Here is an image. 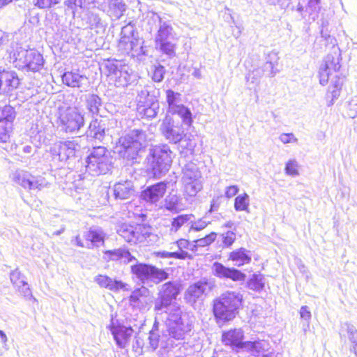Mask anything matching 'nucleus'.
<instances>
[{"mask_svg": "<svg viewBox=\"0 0 357 357\" xmlns=\"http://www.w3.org/2000/svg\"><path fill=\"white\" fill-rule=\"evenodd\" d=\"M212 312L218 324L232 321L243 308V296L234 291H227L215 297L211 303Z\"/></svg>", "mask_w": 357, "mask_h": 357, "instance_id": "f257e3e1", "label": "nucleus"}, {"mask_svg": "<svg viewBox=\"0 0 357 357\" xmlns=\"http://www.w3.org/2000/svg\"><path fill=\"white\" fill-rule=\"evenodd\" d=\"M147 135L142 129H134L122 135L114 147V153L128 161L134 160L146 146Z\"/></svg>", "mask_w": 357, "mask_h": 357, "instance_id": "f03ea898", "label": "nucleus"}, {"mask_svg": "<svg viewBox=\"0 0 357 357\" xmlns=\"http://www.w3.org/2000/svg\"><path fill=\"white\" fill-rule=\"evenodd\" d=\"M112 164L110 152L104 146L94 147L86 159V172L93 176L108 172Z\"/></svg>", "mask_w": 357, "mask_h": 357, "instance_id": "7ed1b4c3", "label": "nucleus"}, {"mask_svg": "<svg viewBox=\"0 0 357 357\" xmlns=\"http://www.w3.org/2000/svg\"><path fill=\"white\" fill-rule=\"evenodd\" d=\"M56 122L66 133H76L84 126V118L77 107H60Z\"/></svg>", "mask_w": 357, "mask_h": 357, "instance_id": "20e7f679", "label": "nucleus"}, {"mask_svg": "<svg viewBox=\"0 0 357 357\" xmlns=\"http://www.w3.org/2000/svg\"><path fill=\"white\" fill-rule=\"evenodd\" d=\"M172 154L167 145L156 146L151 150L148 165L155 177H160L168 172L172 162Z\"/></svg>", "mask_w": 357, "mask_h": 357, "instance_id": "39448f33", "label": "nucleus"}, {"mask_svg": "<svg viewBox=\"0 0 357 357\" xmlns=\"http://www.w3.org/2000/svg\"><path fill=\"white\" fill-rule=\"evenodd\" d=\"M182 181L185 193L195 197L202 189V176L199 167L195 162H189L183 169Z\"/></svg>", "mask_w": 357, "mask_h": 357, "instance_id": "423d86ee", "label": "nucleus"}, {"mask_svg": "<svg viewBox=\"0 0 357 357\" xmlns=\"http://www.w3.org/2000/svg\"><path fill=\"white\" fill-rule=\"evenodd\" d=\"M181 291L182 285L178 282L169 281L163 284L154 303V311H161L174 304Z\"/></svg>", "mask_w": 357, "mask_h": 357, "instance_id": "0eeeda50", "label": "nucleus"}, {"mask_svg": "<svg viewBox=\"0 0 357 357\" xmlns=\"http://www.w3.org/2000/svg\"><path fill=\"white\" fill-rule=\"evenodd\" d=\"M244 333L241 328H231L222 333L221 341L224 345L236 349L257 351L259 341H243Z\"/></svg>", "mask_w": 357, "mask_h": 357, "instance_id": "6e6552de", "label": "nucleus"}, {"mask_svg": "<svg viewBox=\"0 0 357 357\" xmlns=\"http://www.w3.org/2000/svg\"><path fill=\"white\" fill-rule=\"evenodd\" d=\"M160 130L165 139L169 142L174 144L185 143L186 149L192 151L194 146L191 144L190 140H183L185 134L181 124L175 123L171 118L166 117L161 123Z\"/></svg>", "mask_w": 357, "mask_h": 357, "instance_id": "1a4fd4ad", "label": "nucleus"}, {"mask_svg": "<svg viewBox=\"0 0 357 357\" xmlns=\"http://www.w3.org/2000/svg\"><path fill=\"white\" fill-rule=\"evenodd\" d=\"M13 56L16 61H22L24 68L33 72L40 70L44 64L42 54L34 49L29 50L22 49L20 51L14 52Z\"/></svg>", "mask_w": 357, "mask_h": 357, "instance_id": "9d476101", "label": "nucleus"}, {"mask_svg": "<svg viewBox=\"0 0 357 357\" xmlns=\"http://www.w3.org/2000/svg\"><path fill=\"white\" fill-rule=\"evenodd\" d=\"M13 181L25 189L40 190L47 185L42 176H34L23 170H17L13 174Z\"/></svg>", "mask_w": 357, "mask_h": 357, "instance_id": "9b49d317", "label": "nucleus"}, {"mask_svg": "<svg viewBox=\"0 0 357 357\" xmlns=\"http://www.w3.org/2000/svg\"><path fill=\"white\" fill-rule=\"evenodd\" d=\"M106 68L108 70L110 79L114 82V84L117 87H125L130 84L131 73L128 66L116 62H108L106 64Z\"/></svg>", "mask_w": 357, "mask_h": 357, "instance_id": "f8f14e48", "label": "nucleus"}, {"mask_svg": "<svg viewBox=\"0 0 357 357\" xmlns=\"http://www.w3.org/2000/svg\"><path fill=\"white\" fill-rule=\"evenodd\" d=\"M79 146L75 141L56 142L50 148V153L54 157H58L61 162L75 158Z\"/></svg>", "mask_w": 357, "mask_h": 357, "instance_id": "ddd939ff", "label": "nucleus"}, {"mask_svg": "<svg viewBox=\"0 0 357 357\" xmlns=\"http://www.w3.org/2000/svg\"><path fill=\"white\" fill-rule=\"evenodd\" d=\"M340 67L339 58L331 54L327 55L319 71L320 84L322 86L327 84L330 77H333V74L337 73Z\"/></svg>", "mask_w": 357, "mask_h": 357, "instance_id": "4468645a", "label": "nucleus"}, {"mask_svg": "<svg viewBox=\"0 0 357 357\" xmlns=\"http://www.w3.org/2000/svg\"><path fill=\"white\" fill-rule=\"evenodd\" d=\"M213 274L220 278L230 279L234 282L244 281L246 275L236 268H229L218 261L213 263L212 266Z\"/></svg>", "mask_w": 357, "mask_h": 357, "instance_id": "2eb2a0df", "label": "nucleus"}, {"mask_svg": "<svg viewBox=\"0 0 357 357\" xmlns=\"http://www.w3.org/2000/svg\"><path fill=\"white\" fill-rule=\"evenodd\" d=\"M109 328L119 347L124 348L128 345L134 332L131 326H126L122 324H112Z\"/></svg>", "mask_w": 357, "mask_h": 357, "instance_id": "dca6fc26", "label": "nucleus"}, {"mask_svg": "<svg viewBox=\"0 0 357 357\" xmlns=\"http://www.w3.org/2000/svg\"><path fill=\"white\" fill-rule=\"evenodd\" d=\"M20 79L15 71L0 72V94L8 93L17 89Z\"/></svg>", "mask_w": 357, "mask_h": 357, "instance_id": "f3484780", "label": "nucleus"}, {"mask_svg": "<svg viewBox=\"0 0 357 357\" xmlns=\"http://www.w3.org/2000/svg\"><path fill=\"white\" fill-rule=\"evenodd\" d=\"M96 3L100 10L116 18H119L125 10L121 0H96Z\"/></svg>", "mask_w": 357, "mask_h": 357, "instance_id": "a211bd4d", "label": "nucleus"}, {"mask_svg": "<svg viewBox=\"0 0 357 357\" xmlns=\"http://www.w3.org/2000/svg\"><path fill=\"white\" fill-rule=\"evenodd\" d=\"M153 19L154 21L159 22V29L155 38V43L176 39V33L169 22L162 21L160 17L157 15H154Z\"/></svg>", "mask_w": 357, "mask_h": 357, "instance_id": "6ab92c4d", "label": "nucleus"}, {"mask_svg": "<svg viewBox=\"0 0 357 357\" xmlns=\"http://www.w3.org/2000/svg\"><path fill=\"white\" fill-rule=\"evenodd\" d=\"M166 188L167 186L165 183H158L143 191L142 193V197L146 202L155 203L163 197L166 191Z\"/></svg>", "mask_w": 357, "mask_h": 357, "instance_id": "aec40b11", "label": "nucleus"}, {"mask_svg": "<svg viewBox=\"0 0 357 357\" xmlns=\"http://www.w3.org/2000/svg\"><path fill=\"white\" fill-rule=\"evenodd\" d=\"M63 82L70 87L82 88L84 90L89 86L88 78L74 72H66L62 76Z\"/></svg>", "mask_w": 357, "mask_h": 357, "instance_id": "412c9836", "label": "nucleus"}, {"mask_svg": "<svg viewBox=\"0 0 357 357\" xmlns=\"http://www.w3.org/2000/svg\"><path fill=\"white\" fill-rule=\"evenodd\" d=\"M178 248V251L176 252L179 257H176L178 259H185L187 258L192 259L196 255L197 251V244L195 242H190L188 240L181 238L176 241Z\"/></svg>", "mask_w": 357, "mask_h": 357, "instance_id": "4be33fe9", "label": "nucleus"}, {"mask_svg": "<svg viewBox=\"0 0 357 357\" xmlns=\"http://www.w3.org/2000/svg\"><path fill=\"white\" fill-rule=\"evenodd\" d=\"M227 260L233 262L237 266L249 264L252 257L249 251L245 248H239L230 252L227 256Z\"/></svg>", "mask_w": 357, "mask_h": 357, "instance_id": "5701e85b", "label": "nucleus"}, {"mask_svg": "<svg viewBox=\"0 0 357 357\" xmlns=\"http://www.w3.org/2000/svg\"><path fill=\"white\" fill-rule=\"evenodd\" d=\"M95 281L100 287L114 291H117L120 289H125L127 287V284L123 283L122 281L112 280L111 278L105 275H97L95 278Z\"/></svg>", "mask_w": 357, "mask_h": 357, "instance_id": "b1692460", "label": "nucleus"}, {"mask_svg": "<svg viewBox=\"0 0 357 357\" xmlns=\"http://www.w3.org/2000/svg\"><path fill=\"white\" fill-rule=\"evenodd\" d=\"M106 126L102 119H95L91 121L86 132L87 136L102 140L105 135Z\"/></svg>", "mask_w": 357, "mask_h": 357, "instance_id": "393cba45", "label": "nucleus"}, {"mask_svg": "<svg viewBox=\"0 0 357 357\" xmlns=\"http://www.w3.org/2000/svg\"><path fill=\"white\" fill-rule=\"evenodd\" d=\"M134 32L133 27L130 25L125 26L122 28L121 32V38L119 43V49L122 53L129 54L132 52L130 45L131 36L130 34Z\"/></svg>", "mask_w": 357, "mask_h": 357, "instance_id": "a878e982", "label": "nucleus"}, {"mask_svg": "<svg viewBox=\"0 0 357 357\" xmlns=\"http://www.w3.org/2000/svg\"><path fill=\"white\" fill-rule=\"evenodd\" d=\"M132 183L130 181L119 182L114 186V193L116 198L121 199H129L134 195Z\"/></svg>", "mask_w": 357, "mask_h": 357, "instance_id": "bb28decb", "label": "nucleus"}, {"mask_svg": "<svg viewBox=\"0 0 357 357\" xmlns=\"http://www.w3.org/2000/svg\"><path fill=\"white\" fill-rule=\"evenodd\" d=\"M165 206L169 211L178 212L186 207L183 199L176 194L169 193L165 198Z\"/></svg>", "mask_w": 357, "mask_h": 357, "instance_id": "cd10ccee", "label": "nucleus"}, {"mask_svg": "<svg viewBox=\"0 0 357 357\" xmlns=\"http://www.w3.org/2000/svg\"><path fill=\"white\" fill-rule=\"evenodd\" d=\"M66 6L72 10L73 15L79 13V10L89 9L91 5L96 6V0H67L65 1Z\"/></svg>", "mask_w": 357, "mask_h": 357, "instance_id": "c85d7f7f", "label": "nucleus"}, {"mask_svg": "<svg viewBox=\"0 0 357 357\" xmlns=\"http://www.w3.org/2000/svg\"><path fill=\"white\" fill-rule=\"evenodd\" d=\"M10 280L17 289L23 296L30 294V289L28 284L24 280L21 273L17 271H13L10 274Z\"/></svg>", "mask_w": 357, "mask_h": 357, "instance_id": "c756f323", "label": "nucleus"}, {"mask_svg": "<svg viewBox=\"0 0 357 357\" xmlns=\"http://www.w3.org/2000/svg\"><path fill=\"white\" fill-rule=\"evenodd\" d=\"M159 103L157 101L149 103L146 107H137V110L139 114L142 117H146L147 119H153L156 116L159 110Z\"/></svg>", "mask_w": 357, "mask_h": 357, "instance_id": "7c9ffc66", "label": "nucleus"}, {"mask_svg": "<svg viewBox=\"0 0 357 357\" xmlns=\"http://www.w3.org/2000/svg\"><path fill=\"white\" fill-rule=\"evenodd\" d=\"M344 80V77L339 74L337 72L331 78L332 85L331 86V93L332 96V101L339 98Z\"/></svg>", "mask_w": 357, "mask_h": 357, "instance_id": "2f4dec72", "label": "nucleus"}, {"mask_svg": "<svg viewBox=\"0 0 357 357\" xmlns=\"http://www.w3.org/2000/svg\"><path fill=\"white\" fill-rule=\"evenodd\" d=\"M172 114H178L187 126H190L192 123V113L190 110L183 105H178L174 109L169 111Z\"/></svg>", "mask_w": 357, "mask_h": 357, "instance_id": "473e14b6", "label": "nucleus"}, {"mask_svg": "<svg viewBox=\"0 0 357 357\" xmlns=\"http://www.w3.org/2000/svg\"><path fill=\"white\" fill-rule=\"evenodd\" d=\"M131 273L140 280H147L150 278L151 265L137 264L131 266Z\"/></svg>", "mask_w": 357, "mask_h": 357, "instance_id": "72a5a7b5", "label": "nucleus"}, {"mask_svg": "<svg viewBox=\"0 0 357 357\" xmlns=\"http://www.w3.org/2000/svg\"><path fill=\"white\" fill-rule=\"evenodd\" d=\"M153 101H157L155 97L150 95L146 89H142L137 96V107H146Z\"/></svg>", "mask_w": 357, "mask_h": 357, "instance_id": "f704fd0d", "label": "nucleus"}, {"mask_svg": "<svg viewBox=\"0 0 357 357\" xmlns=\"http://www.w3.org/2000/svg\"><path fill=\"white\" fill-rule=\"evenodd\" d=\"M16 116L15 109L10 105H4L0 107V121H6L13 124Z\"/></svg>", "mask_w": 357, "mask_h": 357, "instance_id": "c9c22d12", "label": "nucleus"}, {"mask_svg": "<svg viewBox=\"0 0 357 357\" xmlns=\"http://www.w3.org/2000/svg\"><path fill=\"white\" fill-rule=\"evenodd\" d=\"M100 105L101 100L97 95L91 94L88 96L86 98V107L90 112L93 114H98Z\"/></svg>", "mask_w": 357, "mask_h": 357, "instance_id": "e433bc0d", "label": "nucleus"}, {"mask_svg": "<svg viewBox=\"0 0 357 357\" xmlns=\"http://www.w3.org/2000/svg\"><path fill=\"white\" fill-rule=\"evenodd\" d=\"M248 287L250 289L260 292L264 289V282L263 278L259 275L254 274L248 282Z\"/></svg>", "mask_w": 357, "mask_h": 357, "instance_id": "4c0bfd02", "label": "nucleus"}, {"mask_svg": "<svg viewBox=\"0 0 357 357\" xmlns=\"http://www.w3.org/2000/svg\"><path fill=\"white\" fill-rule=\"evenodd\" d=\"M181 94L180 93L175 92L172 89L166 91V100L168 104L169 111L178 105V103L181 101Z\"/></svg>", "mask_w": 357, "mask_h": 357, "instance_id": "58836bf2", "label": "nucleus"}, {"mask_svg": "<svg viewBox=\"0 0 357 357\" xmlns=\"http://www.w3.org/2000/svg\"><path fill=\"white\" fill-rule=\"evenodd\" d=\"M168 273L163 269L158 268L154 266H151L149 279L160 282L168 278Z\"/></svg>", "mask_w": 357, "mask_h": 357, "instance_id": "ea45409f", "label": "nucleus"}, {"mask_svg": "<svg viewBox=\"0 0 357 357\" xmlns=\"http://www.w3.org/2000/svg\"><path fill=\"white\" fill-rule=\"evenodd\" d=\"M249 206V196L246 193L240 195L235 198L234 208L236 211H245Z\"/></svg>", "mask_w": 357, "mask_h": 357, "instance_id": "a19ab883", "label": "nucleus"}, {"mask_svg": "<svg viewBox=\"0 0 357 357\" xmlns=\"http://www.w3.org/2000/svg\"><path fill=\"white\" fill-rule=\"evenodd\" d=\"M155 45L164 54L169 56L175 55V45L171 41V40L158 42L155 43Z\"/></svg>", "mask_w": 357, "mask_h": 357, "instance_id": "79ce46f5", "label": "nucleus"}, {"mask_svg": "<svg viewBox=\"0 0 357 357\" xmlns=\"http://www.w3.org/2000/svg\"><path fill=\"white\" fill-rule=\"evenodd\" d=\"M13 126V123L0 121V142H6L8 139Z\"/></svg>", "mask_w": 357, "mask_h": 357, "instance_id": "37998d69", "label": "nucleus"}, {"mask_svg": "<svg viewBox=\"0 0 357 357\" xmlns=\"http://www.w3.org/2000/svg\"><path fill=\"white\" fill-rule=\"evenodd\" d=\"M321 10V0H309L305 11L314 19Z\"/></svg>", "mask_w": 357, "mask_h": 357, "instance_id": "c03bdc74", "label": "nucleus"}, {"mask_svg": "<svg viewBox=\"0 0 357 357\" xmlns=\"http://www.w3.org/2000/svg\"><path fill=\"white\" fill-rule=\"evenodd\" d=\"M204 293V288L202 284L199 283H195L188 287L186 291V295L189 298H196L199 297Z\"/></svg>", "mask_w": 357, "mask_h": 357, "instance_id": "a18cd8bd", "label": "nucleus"}, {"mask_svg": "<svg viewBox=\"0 0 357 357\" xmlns=\"http://www.w3.org/2000/svg\"><path fill=\"white\" fill-rule=\"evenodd\" d=\"M298 168V162L295 159H291L287 162L284 171L287 175L296 177L299 175Z\"/></svg>", "mask_w": 357, "mask_h": 357, "instance_id": "49530a36", "label": "nucleus"}, {"mask_svg": "<svg viewBox=\"0 0 357 357\" xmlns=\"http://www.w3.org/2000/svg\"><path fill=\"white\" fill-rule=\"evenodd\" d=\"M86 23L91 29L102 28L103 26L102 20L99 15L93 12H89L87 14Z\"/></svg>", "mask_w": 357, "mask_h": 357, "instance_id": "de8ad7c7", "label": "nucleus"}, {"mask_svg": "<svg viewBox=\"0 0 357 357\" xmlns=\"http://www.w3.org/2000/svg\"><path fill=\"white\" fill-rule=\"evenodd\" d=\"M130 35L131 36L130 46L132 47V52L130 54L132 56H139L141 54H144L143 47L141 45V43L139 40L135 36L134 32Z\"/></svg>", "mask_w": 357, "mask_h": 357, "instance_id": "09e8293b", "label": "nucleus"}, {"mask_svg": "<svg viewBox=\"0 0 357 357\" xmlns=\"http://www.w3.org/2000/svg\"><path fill=\"white\" fill-rule=\"evenodd\" d=\"M263 75L264 72L262 69L256 68L248 74L246 81L251 84H257Z\"/></svg>", "mask_w": 357, "mask_h": 357, "instance_id": "8fccbe9b", "label": "nucleus"}, {"mask_svg": "<svg viewBox=\"0 0 357 357\" xmlns=\"http://www.w3.org/2000/svg\"><path fill=\"white\" fill-rule=\"evenodd\" d=\"M215 238H216V234L212 232V233L205 236L203 238L197 239L195 242V244H197V247L198 246L204 247V246H208V245H211L213 242H214Z\"/></svg>", "mask_w": 357, "mask_h": 357, "instance_id": "3c124183", "label": "nucleus"}, {"mask_svg": "<svg viewBox=\"0 0 357 357\" xmlns=\"http://www.w3.org/2000/svg\"><path fill=\"white\" fill-rule=\"evenodd\" d=\"M61 0H34L35 6L40 9L49 8L58 4Z\"/></svg>", "mask_w": 357, "mask_h": 357, "instance_id": "603ef678", "label": "nucleus"}, {"mask_svg": "<svg viewBox=\"0 0 357 357\" xmlns=\"http://www.w3.org/2000/svg\"><path fill=\"white\" fill-rule=\"evenodd\" d=\"M347 115L350 118L357 116V96L353 97L348 104Z\"/></svg>", "mask_w": 357, "mask_h": 357, "instance_id": "864d4df0", "label": "nucleus"}, {"mask_svg": "<svg viewBox=\"0 0 357 357\" xmlns=\"http://www.w3.org/2000/svg\"><path fill=\"white\" fill-rule=\"evenodd\" d=\"M165 73V68L159 65L154 67V70L152 75V79L157 82H161L164 79V75Z\"/></svg>", "mask_w": 357, "mask_h": 357, "instance_id": "5fc2aeb1", "label": "nucleus"}, {"mask_svg": "<svg viewBox=\"0 0 357 357\" xmlns=\"http://www.w3.org/2000/svg\"><path fill=\"white\" fill-rule=\"evenodd\" d=\"M195 218L194 215L191 214L186 215H180L174 219V221L172 223H195Z\"/></svg>", "mask_w": 357, "mask_h": 357, "instance_id": "6e6d98bb", "label": "nucleus"}, {"mask_svg": "<svg viewBox=\"0 0 357 357\" xmlns=\"http://www.w3.org/2000/svg\"><path fill=\"white\" fill-rule=\"evenodd\" d=\"M144 296V294L141 289H137L132 291L131 295L129 296L130 303L131 305H135L140 301L141 298Z\"/></svg>", "mask_w": 357, "mask_h": 357, "instance_id": "4d7b16f0", "label": "nucleus"}, {"mask_svg": "<svg viewBox=\"0 0 357 357\" xmlns=\"http://www.w3.org/2000/svg\"><path fill=\"white\" fill-rule=\"evenodd\" d=\"M181 325L183 324H178V326H176V327L171 328L169 334L172 337L177 340L181 339L182 336L184 334V330L183 329Z\"/></svg>", "mask_w": 357, "mask_h": 357, "instance_id": "13d9d810", "label": "nucleus"}, {"mask_svg": "<svg viewBox=\"0 0 357 357\" xmlns=\"http://www.w3.org/2000/svg\"><path fill=\"white\" fill-rule=\"evenodd\" d=\"M280 140L283 144L288 143H296L298 139L294 136L293 133H282L279 137Z\"/></svg>", "mask_w": 357, "mask_h": 357, "instance_id": "bf43d9fd", "label": "nucleus"}, {"mask_svg": "<svg viewBox=\"0 0 357 357\" xmlns=\"http://www.w3.org/2000/svg\"><path fill=\"white\" fill-rule=\"evenodd\" d=\"M86 238L93 243L103 241V238L101 234L95 231H89L86 234Z\"/></svg>", "mask_w": 357, "mask_h": 357, "instance_id": "052dcab7", "label": "nucleus"}, {"mask_svg": "<svg viewBox=\"0 0 357 357\" xmlns=\"http://www.w3.org/2000/svg\"><path fill=\"white\" fill-rule=\"evenodd\" d=\"M236 240V234L233 231H227L225 233L223 237V243L225 245L229 247L231 246Z\"/></svg>", "mask_w": 357, "mask_h": 357, "instance_id": "680f3d73", "label": "nucleus"}, {"mask_svg": "<svg viewBox=\"0 0 357 357\" xmlns=\"http://www.w3.org/2000/svg\"><path fill=\"white\" fill-rule=\"evenodd\" d=\"M155 255L161 258H174L176 259V257H179V255L175 252H155Z\"/></svg>", "mask_w": 357, "mask_h": 357, "instance_id": "e2e57ef3", "label": "nucleus"}, {"mask_svg": "<svg viewBox=\"0 0 357 357\" xmlns=\"http://www.w3.org/2000/svg\"><path fill=\"white\" fill-rule=\"evenodd\" d=\"M238 192V188L237 185H231L226 188L225 196L227 198H231L235 196Z\"/></svg>", "mask_w": 357, "mask_h": 357, "instance_id": "0e129e2a", "label": "nucleus"}, {"mask_svg": "<svg viewBox=\"0 0 357 357\" xmlns=\"http://www.w3.org/2000/svg\"><path fill=\"white\" fill-rule=\"evenodd\" d=\"M300 316L305 320H310L311 318V312L307 306L301 307L300 310Z\"/></svg>", "mask_w": 357, "mask_h": 357, "instance_id": "69168bd1", "label": "nucleus"}, {"mask_svg": "<svg viewBox=\"0 0 357 357\" xmlns=\"http://www.w3.org/2000/svg\"><path fill=\"white\" fill-rule=\"evenodd\" d=\"M305 8L301 4L300 2L298 3V4L292 8V10H296L298 13H299L303 17H305V15L307 14V13L305 11Z\"/></svg>", "mask_w": 357, "mask_h": 357, "instance_id": "338daca9", "label": "nucleus"}, {"mask_svg": "<svg viewBox=\"0 0 357 357\" xmlns=\"http://www.w3.org/2000/svg\"><path fill=\"white\" fill-rule=\"evenodd\" d=\"M8 40V35L0 30V45L5 44Z\"/></svg>", "mask_w": 357, "mask_h": 357, "instance_id": "774afa93", "label": "nucleus"}]
</instances>
